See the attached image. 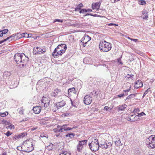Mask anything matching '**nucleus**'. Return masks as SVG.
<instances>
[{
	"label": "nucleus",
	"mask_w": 155,
	"mask_h": 155,
	"mask_svg": "<svg viewBox=\"0 0 155 155\" xmlns=\"http://www.w3.org/2000/svg\"><path fill=\"white\" fill-rule=\"evenodd\" d=\"M79 12L80 13H84V12H87V9L83 8Z\"/></svg>",
	"instance_id": "38"
},
{
	"label": "nucleus",
	"mask_w": 155,
	"mask_h": 155,
	"mask_svg": "<svg viewBox=\"0 0 155 155\" xmlns=\"http://www.w3.org/2000/svg\"><path fill=\"white\" fill-rule=\"evenodd\" d=\"M58 48L61 50H64L65 49V52L67 49V46L65 44H61L58 45Z\"/></svg>",
	"instance_id": "17"
},
{
	"label": "nucleus",
	"mask_w": 155,
	"mask_h": 155,
	"mask_svg": "<svg viewBox=\"0 0 155 155\" xmlns=\"http://www.w3.org/2000/svg\"><path fill=\"white\" fill-rule=\"evenodd\" d=\"M93 16H94V17H99L100 16L99 15H97L96 14H94V15H93Z\"/></svg>",
	"instance_id": "62"
},
{
	"label": "nucleus",
	"mask_w": 155,
	"mask_h": 155,
	"mask_svg": "<svg viewBox=\"0 0 155 155\" xmlns=\"http://www.w3.org/2000/svg\"><path fill=\"white\" fill-rule=\"evenodd\" d=\"M127 105L125 104L122 105H120L117 107V110L118 111H124L127 108Z\"/></svg>",
	"instance_id": "16"
},
{
	"label": "nucleus",
	"mask_w": 155,
	"mask_h": 155,
	"mask_svg": "<svg viewBox=\"0 0 155 155\" xmlns=\"http://www.w3.org/2000/svg\"><path fill=\"white\" fill-rule=\"evenodd\" d=\"M23 143V144H24V145L27 148L26 150H23V151L29 153L34 150V147L31 140H26L24 141Z\"/></svg>",
	"instance_id": "5"
},
{
	"label": "nucleus",
	"mask_w": 155,
	"mask_h": 155,
	"mask_svg": "<svg viewBox=\"0 0 155 155\" xmlns=\"http://www.w3.org/2000/svg\"><path fill=\"white\" fill-rule=\"evenodd\" d=\"M137 115H136V117L138 116V117H140L143 115H145V114L143 112H142L140 113H138Z\"/></svg>",
	"instance_id": "35"
},
{
	"label": "nucleus",
	"mask_w": 155,
	"mask_h": 155,
	"mask_svg": "<svg viewBox=\"0 0 155 155\" xmlns=\"http://www.w3.org/2000/svg\"><path fill=\"white\" fill-rule=\"evenodd\" d=\"M8 127L11 129H12L14 128V126L13 125H11L8 126Z\"/></svg>",
	"instance_id": "53"
},
{
	"label": "nucleus",
	"mask_w": 155,
	"mask_h": 155,
	"mask_svg": "<svg viewBox=\"0 0 155 155\" xmlns=\"http://www.w3.org/2000/svg\"><path fill=\"white\" fill-rule=\"evenodd\" d=\"M133 75H132V74H131V75H129V74H127V75L126 76V78H132V77H133Z\"/></svg>",
	"instance_id": "44"
},
{
	"label": "nucleus",
	"mask_w": 155,
	"mask_h": 155,
	"mask_svg": "<svg viewBox=\"0 0 155 155\" xmlns=\"http://www.w3.org/2000/svg\"><path fill=\"white\" fill-rule=\"evenodd\" d=\"M61 92L60 90L58 89H56L52 93V96L55 97L58 95V93Z\"/></svg>",
	"instance_id": "22"
},
{
	"label": "nucleus",
	"mask_w": 155,
	"mask_h": 155,
	"mask_svg": "<svg viewBox=\"0 0 155 155\" xmlns=\"http://www.w3.org/2000/svg\"><path fill=\"white\" fill-rule=\"evenodd\" d=\"M99 147L102 149H105V147L104 146V144L99 145Z\"/></svg>",
	"instance_id": "45"
},
{
	"label": "nucleus",
	"mask_w": 155,
	"mask_h": 155,
	"mask_svg": "<svg viewBox=\"0 0 155 155\" xmlns=\"http://www.w3.org/2000/svg\"><path fill=\"white\" fill-rule=\"evenodd\" d=\"M63 20L59 19H56L54 21V22H63Z\"/></svg>",
	"instance_id": "42"
},
{
	"label": "nucleus",
	"mask_w": 155,
	"mask_h": 155,
	"mask_svg": "<svg viewBox=\"0 0 155 155\" xmlns=\"http://www.w3.org/2000/svg\"><path fill=\"white\" fill-rule=\"evenodd\" d=\"M143 84L141 81L138 80L136 81V89L139 88L143 86Z\"/></svg>",
	"instance_id": "19"
},
{
	"label": "nucleus",
	"mask_w": 155,
	"mask_h": 155,
	"mask_svg": "<svg viewBox=\"0 0 155 155\" xmlns=\"http://www.w3.org/2000/svg\"><path fill=\"white\" fill-rule=\"evenodd\" d=\"M28 120V118H25V119H23L21 121V122H23L25 121H26Z\"/></svg>",
	"instance_id": "54"
},
{
	"label": "nucleus",
	"mask_w": 155,
	"mask_h": 155,
	"mask_svg": "<svg viewBox=\"0 0 155 155\" xmlns=\"http://www.w3.org/2000/svg\"><path fill=\"white\" fill-rule=\"evenodd\" d=\"M136 117L135 115H131L130 117L128 118L127 119V120L129 121H135L136 120V119L135 117Z\"/></svg>",
	"instance_id": "23"
},
{
	"label": "nucleus",
	"mask_w": 155,
	"mask_h": 155,
	"mask_svg": "<svg viewBox=\"0 0 155 155\" xmlns=\"http://www.w3.org/2000/svg\"><path fill=\"white\" fill-rule=\"evenodd\" d=\"M53 131L55 133L61 132L63 131V130H62V129H61V128L60 129H58L56 128H54L53 129Z\"/></svg>",
	"instance_id": "32"
},
{
	"label": "nucleus",
	"mask_w": 155,
	"mask_h": 155,
	"mask_svg": "<svg viewBox=\"0 0 155 155\" xmlns=\"http://www.w3.org/2000/svg\"><path fill=\"white\" fill-rule=\"evenodd\" d=\"M51 81V80L50 78L46 77L39 80L38 83L39 84L41 82H43V84H44L45 86L48 87L49 85H50L51 84L52 82Z\"/></svg>",
	"instance_id": "7"
},
{
	"label": "nucleus",
	"mask_w": 155,
	"mask_h": 155,
	"mask_svg": "<svg viewBox=\"0 0 155 155\" xmlns=\"http://www.w3.org/2000/svg\"><path fill=\"white\" fill-rule=\"evenodd\" d=\"M53 144H51V145L50 144L49 146H48L46 148L47 149L49 150H52L53 149Z\"/></svg>",
	"instance_id": "34"
},
{
	"label": "nucleus",
	"mask_w": 155,
	"mask_h": 155,
	"mask_svg": "<svg viewBox=\"0 0 155 155\" xmlns=\"http://www.w3.org/2000/svg\"><path fill=\"white\" fill-rule=\"evenodd\" d=\"M4 33L1 31H0V37H2L3 36Z\"/></svg>",
	"instance_id": "55"
},
{
	"label": "nucleus",
	"mask_w": 155,
	"mask_h": 155,
	"mask_svg": "<svg viewBox=\"0 0 155 155\" xmlns=\"http://www.w3.org/2000/svg\"><path fill=\"white\" fill-rule=\"evenodd\" d=\"M75 134L73 133H70L68 134H66L65 136L68 138H72L74 137Z\"/></svg>",
	"instance_id": "25"
},
{
	"label": "nucleus",
	"mask_w": 155,
	"mask_h": 155,
	"mask_svg": "<svg viewBox=\"0 0 155 155\" xmlns=\"http://www.w3.org/2000/svg\"><path fill=\"white\" fill-rule=\"evenodd\" d=\"M118 62L120 64H123L122 63L120 59H118Z\"/></svg>",
	"instance_id": "57"
},
{
	"label": "nucleus",
	"mask_w": 155,
	"mask_h": 155,
	"mask_svg": "<svg viewBox=\"0 0 155 155\" xmlns=\"http://www.w3.org/2000/svg\"><path fill=\"white\" fill-rule=\"evenodd\" d=\"M109 109V107L108 106H105L104 109V110H107Z\"/></svg>",
	"instance_id": "49"
},
{
	"label": "nucleus",
	"mask_w": 155,
	"mask_h": 155,
	"mask_svg": "<svg viewBox=\"0 0 155 155\" xmlns=\"http://www.w3.org/2000/svg\"><path fill=\"white\" fill-rule=\"evenodd\" d=\"M17 34H14L9 37H7L6 38L7 39V40H9L10 38H13V40H16L18 39L17 38Z\"/></svg>",
	"instance_id": "21"
},
{
	"label": "nucleus",
	"mask_w": 155,
	"mask_h": 155,
	"mask_svg": "<svg viewBox=\"0 0 155 155\" xmlns=\"http://www.w3.org/2000/svg\"><path fill=\"white\" fill-rule=\"evenodd\" d=\"M115 143L117 146H120L122 145L120 141V139L118 137L116 138V140L115 141Z\"/></svg>",
	"instance_id": "20"
},
{
	"label": "nucleus",
	"mask_w": 155,
	"mask_h": 155,
	"mask_svg": "<svg viewBox=\"0 0 155 155\" xmlns=\"http://www.w3.org/2000/svg\"><path fill=\"white\" fill-rule=\"evenodd\" d=\"M85 155H92V154L91 153H87L85 154Z\"/></svg>",
	"instance_id": "64"
},
{
	"label": "nucleus",
	"mask_w": 155,
	"mask_h": 155,
	"mask_svg": "<svg viewBox=\"0 0 155 155\" xmlns=\"http://www.w3.org/2000/svg\"><path fill=\"white\" fill-rule=\"evenodd\" d=\"M8 29H5L1 31H2L4 34H5L6 33H7L8 32Z\"/></svg>",
	"instance_id": "40"
},
{
	"label": "nucleus",
	"mask_w": 155,
	"mask_h": 155,
	"mask_svg": "<svg viewBox=\"0 0 155 155\" xmlns=\"http://www.w3.org/2000/svg\"><path fill=\"white\" fill-rule=\"evenodd\" d=\"M124 95V94H121L118 95H117V97H118L120 98L122 97H123Z\"/></svg>",
	"instance_id": "51"
},
{
	"label": "nucleus",
	"mask_w": 155,
	"mask_h": 155,
	"mask_svg": "<svg viewBox=\"0 0 155 155\" xmlns=\"http://www.w3.org/2000/svg\"><path fill=\"white\" fill-rule=\"evenodd\" d=\"M106 143V144H107V146H108V148H110L111 146H112V144H111V143L110 142H108L107 143Z\"/></svg>",
	"instance_id": "43"
},
{
	"label": "nucleus",
	"mask_w": 155,
	"mask_h": 155,
	"mask_svg": "<svg viewBox=\"0 0 155 155\" xmlns=\"http://www.w3.org/2000/svg\"><path fill=\"white\" fill-rule=\"evenodd\" d=\"M13 139H15V140H17V139H19V138L18 137V135L14 136L13 137Z\"/></svg>",
	"instance_id": "50"
},
{
	"label": "nucleus",
	"mask_w": 155,
	"mask_h": 155,
	"mask_svg": "<svg viewBox=\"0 0 155 155\" xmlns=\"http://www.w3.org/2000/svg\"><path fill=\"white\" fill-rule=\"evenodd\" d=\"M65 104L66 103L64 101L57 103L56 104V107L55 108V110L54 111H55L56 110H58L60 108H61L62 107L64 106Z\"/></svg>",
	"instance_id": "12"
},
{
	"label": "nucleus",
	"mask_w": 155,
	"mask_h": 155,
	"mask_svg": "<svg viewBox=\"0 0 155 155\" xmlns=\"http://www.w3.org/2000/svg\"><path fill=\"white\" fill-rule=\"evenodd\" d=\"M30 37L31 36H29V35L26 33H24L22 34L17 33V38L18 39L22 38H28Z\"/></svg>",
	"instance_id": "13"
},
{
	"label": "nucleus",
	"mask_w": 155,
	"mask_h": 155,
	"mask_svg": "<svg viewBox=\"0 0 155 155\" xmlns=\"http://www.w3.org/2000/svg\"><path fill=\"white\" fill-rule=\"evenodd\" d=\"M99 48L101 52H107L110 51L112 48L110 43L105 40L101 42L99 45Z\"/></svg>",
	"instance_id": "2"
},
{
	"label": "nucleus",
	"mask_w": 155,
	"mask_h": 155,
	"mask_svg": "<svg viewBox=\"0 0 155 155\" xmlns=\"http://www.w3.org/2000/svg\"><path fill=\"white\" fill-rule=\"evenodd\" d=\"M89 146L92 151L95 152L98 150L99 148L98 140L96 139H94V140H93L91 143L89 144Z\"/></svg>",
	"instance_id": "3"
},
{
	"label": "nucleus",
	"mask_w": 155,
	"mask_h": 155,
	"mask_svg": "<svg viewBox=\"0 0 155 155\" xmlns=\"http://www.w3.org/2000/svg\"><path fill=\"white\" fill-rule=\"evenodd\" d=\"M8 41L7 39V38H6L5 39H4L3 40H1L0 41V44L3 43V42H4L5 41Z\"/></svg>",
	"instance_id": "48"
},
{
	"label": "nucleus",
	"mask_w": 155,
	"mask_h": 155,
	"mask_svg": "<svg viewBox=\"0 0 155 155\" xmlns=\"http://www.w3.org/2000/svg\"><path fill=\"white\" fill-rule=\"evenodd\" d=\"M46 50L43 49L42 48L37 47L35 48H34L33 49V53L34 54H41L45 52Z\"/></svg>",
	"instance_id": "10"
},
{
	"label": "nucleus",
	"mask_w": 155,
	"mask_h": 155,
	"mask_svg": "<svg viewBox=\"0 0 155 155\" xmlns=\"http://www.w3.org/2000/svg\"><path fill=\"white\" fill-rule=\"evenodd\" d=\"M41 109V107L38 106L33 107V110L35 114H38L40 113Z\"/></svg>",
	"instance_id": "14"
},
{
	"label": "nucleus",
	"mask_w": 155,
	"mask_h": 155,
	"mask_svg": "<svg viewBox=\"0 0 155 155\" xmlns=\"http://www.w3.org/2000/svg\"><path fill=\"white\" fill-rule=\"evenodd\" d=\"M2 103H0V108H1V109L4 108V107H2L1 106V105H2Z\"/></svg>",
	"instance_id": "61"
},
{
	"label": "nucleus",
	"mask_w": 155,
	"mask_h": 155,
	"mask_svg": "<svg viewBox=\"0 0 155 155\" xmlns=\"http://www.w3.org/2000/svg\"><path fill=\"white\" fill-rule=\"evenodd\" d=\"M2 122L3 124H6V123H7L8 122L7 121H6L5 120H3L2 121Z\"/></svg>",
	"instance_id": "59"
},
{
	"label": "nucleus",
	"mask_w": 155,
	"mask_h": 155,
	"mask_svg": "<svg viewBox=\"0 0 155 155\" xmlns=\"http://www.w3.org/2000/svg\"><path fill=\"white\" fill-rule=\"evenodd\" d=\"M27 135V133L26 132L21 133L18 135V137H19V138H22L26 136Z\"/></svg>",
	"instance_id": "29"
},
{
	"label": "nucleus",
	"mask_w": 155,
	"mask_h": 155,
	"mask_svg": "<svg viewBox=\"0 0 155 155\" xmlns=\"http://www.w3.org/2000/svg\"><path fill=\"white\" fill-rule=\"evenodd\" d=\"M83 5L82 3H80L75 8V11H80L81 9V8L83 7Z\"/></svg>",
	"instance_id": "26"
},
{
	"label": "nucleus",
	"mask_w": 155,
	"mask_h": 155,
	"mask_svg": "<svg viewBox=\"0 0 155 155\" xmlns=\"http://www.w3.org/2000/svg\"><path fill=\"white\" fill-rule=\"evenodd\" d=\"M65 49L64 50H61L58 47L54 49L52 53V55L55 58H56L58 56L61 55L62 54L65 52Z\"/></svg>",
	"instance_id": "6"
},
{
	"label": "nucleus",
	"mask_w": 155,
	"mask_h": 155,
	"mask_svg": "<svg viewBox=\"0 0 155 155\" xmlns=\"http://www.w3.org/2000/svg\"><path fill=\"white\" fill-rule=\"evenodd\" d=\"M23 146H22L21 147H17V149L18 150H20V151H23L24 150H21Z\"/></svg>",
	"instance_id": "46"
},
{
	"label": "nucleus",
	"mask_w": 155,
	"mask_h": 155,
	"mask_svg": "<svg viewBox=\"0 0 155 155\" xmlns=\"http://www.w3.org/2000/svg\"><path fill=\"white\" fill-rule=\"evenodd\" d=\"M148 17V15L147 13H146L145 15H144V16L143 17V18L144 19H146Z\"/></svg>",
	"instance_id": "47"
},
{
	"label": "nucleus",
	"mask_w": 155,
	"mask_h": 155,
	"mask_svg": "<svg viewBox=\"0 0 155 155\" xmlns=\"http://www.w3.org/2000/svg\"><path fill=\"white\" fill-rule=\"evenodd\" d=\"M64 115L65 116H67L69 115V114L68 113H66L64 114Z\"/></svg>",
	"instance_id": "60"
},
{
	"label": "nucleus",
	"mask_w": 155,
	"mask_h": 155,
	"mask_svg": "<svg viewBox=\"0 0 155 155\" xmlns=\"http://www.w3.org/2000/svg\"><path fill=\"white\" fill-rule=\"evenodd\" d=\"M36 128H37L36 127H35V128L33 127L31 129V130H36Z\"/></svg>",
	"instance_id": "63"
},
{
	"label": "nucleus",
	"mask_w": 155,
	"mask_h": 155,
	"mask_svg": "<svg viewBox=\"0 0 155 155\" xmlns=\"http://www.w3.org/2000/svg\"><path fill=\"white\" fill-rule=\"evenodd\" d=\"M11 73L7 71H5L4 73V77H6V78H9V77L11 76Z\"/></svg>",
	"instance_id": "27"
},
{
	"label": "nucleus",
	"mask_w": 155,
	"mask_h": 155,
	"mask_svg": "<svg viewBox=\"0 0 155 155\" xmlns=\"http://www.w3.org/2000/svg\"><path fill=\"white\" fill-rule=\"evenodd\" d=\"M73 128H70V127H67V128H66V129H65V131H67V130H72V129H73Z\"/></svg>",
	"instance_id": "52"
},
{
	"label": "nucleus",
	"mask_w": 155,
	"mask_h": 155,
	"mask_svg": "<svg viewBox=\"0 0 155 155\" xmlns=\"http://www.w3.org/2000/svg\"><path fill=\"white\" fill-rule=\"evenodd\" d=\"M68 94L72 93L74 94H76L77 92V91L74 87H72L68 89Z\"/></svg>",
	"instance_id": "24"
},
{
	"label": "nucleus",
	"mask_w": 155,
	"mask_h": 155,
	"mask_svg": "<svg viewBox=\"0 0 155 155\" xmlns=\"http://www.w3.org/2000/svg\"><path fill=\"white\" fill-rule=\"evenodd\" d=\"M8 114V113L7 112H5L3 113H0V116L2 117H4L7 116Z\"/></svg>",
	"instance_id": "31"
},
{
	"label": "nucleus",
	"mask_w": 155,
	"mask_h": 155,
	"mask_svg": "<svg viewBox=\"0 0 155 155\" xmlns=\"http://www.w3.org/2000/svg\"><path fill=\"white\" fill-rule=\"evenodd\" d=\"M100 5V3L99 2H97L94 4H92V8L93 9H97V10Z\"/></svg>",
	"instance_id": "18"
},
{
	"label": "nucleus",
	"mask_w": 155,
	"mask_h": 155,
	"mask_svg": "<svg viewBox=\"0 0 155 155\" xmlns=\"http://www.w3.org/2000/svg\"><path fill=\"white\" fill-rule=\"evenodd\" d=\"M14 58L17 66L21 68L25 67L28 63L29 60V58L24 54H16Z\"/></svg>",
	"instance_id": "1"
},
{
	"label": "nucleus",
	"mask_w": 155,
	"mask_h": 155,
	"mask_svg": "<svg viewBox=\"0 0 155 155\" xmlns=\"http://www.w3.org/2000/svg\"><path fill=\"white\" fill-rule=\"evenodd\" d=\"M67 126V124L63 125L61 127V129H62V130H63V131H65V129H66V128H67V127H66Z\"/></svg>",
	"instance_id": "36"
},
{
	"label": "nucleus",
	"mask_w": 155,
	"mask_h": 155,
	"mask_svg": "<svg viewBox=\"0 0 155 155\" xmlns=\"http://www.w3.org/2000/svg\"><path fill=\"white\" fill-rule=\"evenodd\" d=\"M50 102V100L49 98L44 97L41 100V105L45 108L49 105Z\"/></svg>",
	"instance_id": "8"
},
{
	"label": "nucleus",
	"mask_w": 155,
	"mask_h": 155,
	"mask_svg": "<svg viewBox=\"0 0 155 155\" xmlns=\"http://www.w3.org/2000/svg\"><path fill=\"white\" fill-rule=\"evenodd\" d=\"M24 110L22 109H20L19 110V114H24Z\"/></svg>",
	"instance_id": "41"
},
{
	"label": "nucleus",
	"mask_w": 155,
	"mask_h": 155,
	"mask_svg": "<svg viewBox=\"0 0 155 155\" xmlns=\"http://www.w3.org/2000/svg\"><path fill=\"white\" fill-rule=\"evenodd\" d=\"M91 39V38L89 37L88 35H86L84 37V40H82L81 41V42L83 43L84 46H85V45H84V44H85L87 43Z\"/></svg>",
	"instance_id": "15"
},
{
	"label": "nucleus",
	"mask_w": 155,
	"mask_h": 155,
	"mask_svg": "<svg viewBox=\"0 0 155 155\" xmlns=\"http://www.w3.org/2000/svg\"><path fill=\"white\" fill-rule=\"evenodd\" d=\"M90 60V58H84L83 61L84 63L85 64L88 63Z\"/></svg>",
	"instance_id": "30"
},
{
	"label": "nucleus",
	"mask_w": 155,
	"mask_h": 155,
	"mask_svg": "<svg viewBox=\"0 0 155 155\" xmlns=\"http://www.w3.org/2000/svg\"><path fill=\"white\" fill-rule=\"evenodd\" d=\"M104 146L105 147V149L108 148V147L107 145L106 144V143H105L104 144Z\"/></svg>",
	"instance_id": "56"
},
{
	"label": "nucleus",
	"mask_w": 155,
	"mask_h": 155,
	"mask_svg": "<svg viewBox=\"0 0 155 155\" xmlns=\"http://www.w3.org/2000/svg\"><path fill=\"white\" fill-rule=\"evenodd\" d=\"M155 137L154 135H152L146 139V142L148 147H150L152 148L155 147Z\"/></svg>",
	"instance_id": "4"
},
{
	"label": "nucleus",
	"mask_w": 155,
	"mask_h": 155,
	"mask_svg": "<svg viewBox=\"0 0 155 155\" xmlns=\"http://www.w3.org/2000/svg\"><path fill=\"white\" fill-rule=\"evenodd\" d=\"M150 88L148 89L147 90L144 92L143 94V97L144 96H145L148 92L150 91Z\"/></svg>",
	"instance_id": "37"
},
{
	"label": "nucleus",
	"mask_w": 155,
	"mask_h": 155,
	"mask_svg": "<svg viewBox=\"0 0 155 155\" xmlns=\"http://www.w3.org/2000/svg\"><path fill=\"white\" fill-rule=\"evenodd\" d=\"M87 12H92V10L91 9H87Z\"/></svg>",
	"instance_id": "58"
},
{
	"label": "nucleus",
	"mask_w": 155,
	"mask_h": 155,
	"mask_svg": "<svg viewBox=\"0 0 155 155\" xmlns=\"http://www.w3.org/2000/svg\"><path fill=\"white\" fill-rule=\"evenodd\" d=\"M92 101V97L91 95H87L84 98V102L86 104H90L91 103Z\"/></svg>",
	"instance_id": "11"
},
{
	"label": "nucleus",
	"mask_w": 155,
	"mask_h": 155,
	"mask_svg": "<svg viewBox=\"0 0 155 155\" xmlns=\"http://www.w3.org/2000/svg\"><path fill=\"white\" fill-rule=\"evenodd\" d=\"M59 155H70V153L68 152L64 151L60 153Z\"/></svg>",
	"instance_id": "33"
},
{
	"label": "nucleus",
	"mask_w": 155,
	"mask_h": 155,
	"mask_svg": "<svg viewBox=\"0 0 155 155\" xmlns=\"http://www.w3.org/2000/svg\"><path fill=\"white\" fill-rule=\"evenodd\" d=\"M87 140H85L80 141L77 146V151L79 152L82 149L83 146L87 143Z\"/></svg>",
	"instance_id": "9"
},
{
	"label": "nucleus",
	"mask_w": 155,
	"mask_h": 155,
	"mask_svg": "<svg viewBox=\"0 0 155 155\" xmlns=\"http://www.w3.org/2000/svg\"><path fill=\"white\" fill-rule=\"evenodd\" d=\"M12 133H11L10 132L8 131L6 133H5L4 134L7 137H8L12 134Z\"/></svg>",
	"instance_id": "39"
},
{
	"label": "nucleus",
	"mask_w": 155,
	"mask_h": 155,
	"mask_svg": "<svg viewBox=\"0 0 155 155\" xmlns=\"http://www.w3.org/2000/svg\"><path fill=\"white\" fill-rule=\"evenodd\" d=\"M138 3L140 5H144L146 4V2L144 0H138Z\"/></svg>",
	"instance_id": "28"
}]
</instances>
